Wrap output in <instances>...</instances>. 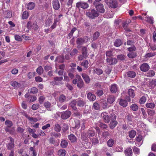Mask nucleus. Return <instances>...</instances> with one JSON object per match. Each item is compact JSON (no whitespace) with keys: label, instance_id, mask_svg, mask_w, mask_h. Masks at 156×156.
<instances>
[{"label":"nucleus","instance_id":"nucleus-11","mask_svg":"<svg viewBox=\"0 0 156 156\" xmlns=\"http://www.w3.org/2000/svg\"><path fill=\"white\" fill-rule=\"evenodd\" d=\"M87 135L89 137L94 136L95 134V132L93 128H91L89 129L87 133Z\"/></svg>","mask_w":156,"mask_h":156},{"label":"nucleus","instance_id":"nucleus-37","mask_svg":"<svg viewBox=\"0 0 156 156\" xmlns=\"http://www.w3.org/2000/svg\"><path fill=\"white\" fill-rule=\"evenodd\" d=\"M7 146L8 149L12 151L14 147V143H9L7 144Z\"/></svg>","mask_w":156,"mask_h":156},{"label":"nucleus","instance_id":"nucleus-25","mask_svg":"<svg viewBox=\"0 0 156 156\" xmlns=\"http://www.w3.org/2000/svg\"><path fill=\"white\" fill-rule=\"evenodd\" d=\"M119 104L120 105L123 107H126L127 106L128 103L126 101L121 99L120 100Z\"/></svg>","mask_w":156,"mask_h":156},{"label":"nucleus","instance_id":"nucleus-5","mask_svg":"<svg viewBox=\"0 0 156 156\" xmlns=\"http://www.w3.org/2000/svg\"><path fill=\"white\" fill-rule=\"evenodd\" d=\"M140 69L142 71L146 72L149 69L150 67L147 63H144L141 65Z\"/></svg>","mask_w":156,"mask_h":156},{"label":"nucleus","instance_id":"nucleus-62","mask_svg":"<svg viewBox=\"0 0 156 156\" xmlns=\"http://www.w3.org/2000/svg\"><path fill=\"white\" fill-rule=\"evenodd\" d=\"M95 71L96 73L98 75L101 74L103 73V71L101 69L98 68L95 69Z\"/></svg>","mask_w":156,"mask_h":156},{"label":"nucleus","instance_id":"nucleus-57","mask_svg":"<svg viewBox=\"0 0 156 156\" xmlns=\"http://www.w3.org/2000/svg\"><path fill=\"white\" fill-rule=\"evenodd\" d=\"M58 21V20L57 19L54 20V23H53V24H52V25L51 27V28L52 29H54L55 28V27L56 26L57 23Z\"/></svg>","mask_w":156,"mask_h":156},{"label":"nucleus","instance_id":"nucleus-8","mask_svg":"<svg viewBox=\"0 0 156 156\" xmlns=\"http://www.w3.org/2000/svg\"><path fill=\"white\" fill-rule=\"evenodd\" d=\"M97 10L99 12L101 13H104L105 12V10L104 9V6L103 4H99L96 6Z\"/></svg>","mask_w":156,"mask_h":156},{"label":"nucleus","instance_id":"nucleus-29","mask_svg":"<svg viewBox=\"0 0 156 156\" xmlns=\"http://www.w3.org/2000/svg\"><path fill=\"white\" fill-rule=\"evenodd\" d=\"M155 106V104L154 103L152 102L147 103L146 105V107L152 109L154 108Z\"/></svg>","mask_w":156,"mask_h":156},{"label":"nucleus","instance_id":"nucleus-22","mask_svg":"<svg viewBox=\"0 0 156 156\" xmlns=\"http://www.w3.org/2000/svg\"><path fill=\"white\" fill-rule=\"evenodd\" d=\"M82 76L87 83H89L90 82V79L88 76L85 73H82Z\"/></svg>","mask_w":156,"mask_h":156},{"label":"nucleus","instance_id":"nucleus-21","mask_svg":"<svg viewBox=\"0 0 156 156\" xmlns=\"http://www.w3.org/2000/svg\"><path fill=\"white\" fill-rule=\"evenodd\" d=\"M144 19L145 20L147 21L148 23L151 24L153 23L154 20L152 17L147 16L144 18Z\"/></svg>","mask_w":156,"mask_h":156},{"label":"nucleus","instance_id":"nucleus-13","mask_svg":"<svg viewBox=\"0 0 156 156\" xmlns=\"http://www.w3.org/2000/svg\"><path fill=\"white\" fill-rule=\"evenodd\" d=\"M77 101L75 100H73L69 103V105L71 107L72 109L75 110L76 111L77 109L76 107L75 106Z\"/></svg>","mask_w":156,"mask_h":156},{"label":"nucleus","instance_id":"nucleus-58","mask_svg":"<svg viewBox=\"0 0 156 156\" xmlns=\"http://www.w3.org/2000/svg\"><path fill=\"white\" fill-rule=\"evenodd\" d=\"M99 35L100 33L98 32H97L95 33L93 35V40H95L98 38L99 36Z\"/></svg>","mask_w":156,"mask_h":156},{"label":"nucleus","instance_id":"nucleus-18","mask_svg":"<svg viewBox=\"0 0 156 156\" xmlns=\"http://www.w3.org/2000/svg\"><path fill=\"white\" fill-rule=\"evenodd\" d=\"M86 104L85 101L81 99L77 100V105L78 106L82 107Z\"/></svg>","mask_w":156,"mask_h":156},{"label":"nucleus","instance_id":"nucleus-47","mask_svg":"<svg viewBox=\"0 0 156 156\" xmlns=\"http://www.w3.org/2000/svg\"><path fill=\"white\" fill-rule=\"evenodd\" d=\"M5 123V124L8 127H11L13 125L12 122L9 120H6Z\"/></svg>","mask_w":156,"mask_h":156},{"label":"nucleus","instance_id":"nucleus-24","mask_svg":"<svg viewBox=\"0 0 156 156\" xmlns=\"http://www.w3.org/2000/svg\"><path fill=\"white\" fill-rule=\"evenodd\" d=\"M128 93L130 97L132 98H133L135 96V93L133 90L129 89L128 90Z\"/></svg>","mask_w":156,"mask_h":156},{"label":"nucleus","instance_id":"nucleus-10","mask_svg":"<svg viewBox=\"0 0 156 156\" xmlns=\"http://www.w3.org/2000/svg\"><path fill=\"white\" fill-rule=\"evenodd\" d=\"M52 5L54 9L55 10L59 9L60 5L58 0H53Z\"/></svg>","mask_w":156,"mask_h":156},{"label":"nucleus","instance_id":"nucleus-7","mask_svg":"<svg viewBox=\"0 0 156 156\" xmlns=\"http://www.w3.org/2000/svg\"><path fill=\"white\" fill-rule=\"evenodd\" d=\"M71 114L70 111H66L62 114L61 117L63 119H66L70 117Z\"/></svg>","mask_w":156,"mask_h":156},{"label":"nucleus","instance_id":"nucleus-41","mask_svg":"<svg viewBox=\"0 0 156 156\" xmlns=\"http://www.w3.org/2000/svg\"><path fill=\"white\" fill-rule=\"evenodd\" d=\"M122 44L121 41L119 39H117L114 42V45L116 47L119 46Z\"/></svg>","mask_w":156,"mask_h":156},{"label":"nucleus","instance_id":"nucleus-16","mask_svg":"<svg viewBox=\"0 0 156 156\" xmlns=\"http://www.w3.org/2000/svg\"><path fill=\"white\" fill-rule=\"evenodd\" d=\"M115 97L113 95L109 96L107 98V102L109 104L113 103L115 100Z\"/></svg>","mask_w":156,"mask_h":156},{"label":"nucleus","instance_id":"nucleus-35","mask_svg":"<svg viewBox=\"0 0 156 156\" xmlns=\"http://www.w3.org/2000/svg\"><path fill=\"white\" fill-rule=\"evenodd\" d=\"M123 148L121 146H117L114 149L115 151L118 152H122L123 151Z\"/></svg>","mask_w":156,"mask_h":156},{"label":"nucleus","instance_id":"nucleus-26","mask_svg":"<svg viewBox=\"0 0 156 156\" xmlns=\"http://www.w3.org/2000/svg\"><path fill=\"white\" fill-rule=\"evenodd\" d=\"M136 55V53L134 52H129L127 54L128 57L130 58H135Z\"/></svg>","mask_w":156,"mask_h":156},{"label":"nucleus","instance_id":"nucleus-27","mask_svg":"<svg viewBox=\"0 0 156 156\" xmlns=\"http://www.w3.org/2000/svg\"><path fill=\"white\" fill-rule=\"evenodd\" d=\"M35 4L34 3L30 2L27 5V8L28 9L31 10L33 9L35 7Z\"/></svg>","mask_w":156,"mask_h":156},{"label":"nucleus","instance_id":"nucleus-23","mask_svg":"<svg viewBox=\"0 0 156 156\" xmlns=\"http://www.w3.org/2000/svg\"><path fill=\"white\" fill-rule=\"evenodd\" d=\"M115 143V140L112 139H109L107 142V145L110 147H112Z\"/></svg>","mask_w":156,"mask_h":156},{"label":"nucleus","instance_id":"nucleus-12","mask_svg":"<svg viewBox=\"0 0 156 156\" xmlns=\"http://www.w3.org/2000/svg\"><path fill=\"white\" fill-rule=\"evenodd\" d=\"M126 156H131L133 154L132 149L130 147L127 148L124 151Z\"/></svg>","mask_w":156,"mask_h":156},{"label":"nucleus","instance_id":"nucleus-45","mask_svg":"<svg viewBox=\"0 0 156 156\" xmlns=\"http://www.w3.org/2000/svg\"><path fill=\"white\" fill-rule=\"evenodd\" d=\"M52 23V20L51 19L47 20L45 22V26L46 27H49Z\"/></svg>","mask_w":156,"mask_h":156},{"label":"nucleus","instance_id":"nucleus-55","mask_svg":"<svg viewBox=\"0 0 156 156\" xmlns=\"http://www.w3.org/2000/svg\"><path fill=\"white\" fill-rule=\"evenodd\" d=\"M133 150L134 154H139L140 150L138 148L135 147H134L133 148Z\"/></svg>","mask_w":156,"mask_h":156},{"label":"nucleus","instance_id":"nucleus-20","mask_svg":"<svg viewBox=\"0 0 156 156\" xmlns=\"http://www.w3.org/2000/svg\"><path fill=\"white\" fill-rule=\"evenodd\" d=\"M68 138L72 143H74L76 141V138L73 134H70L69 135Z\"/></svg>","mask_w":156,"mask_h":156},{"label":"nucleus","instance_id":"nucleus-31","mask_svg":"<svg viewBox=\"0 0 156 156\" xmlns=\"http://www.w3.org/2000/svg\"><path fill=\"white\" fill-rule=\"evenodd\" d=\"M149 84L151 88H154L156 86V81L155 80H150Z\"/></svg>","mask_w":156,"mask_h":156},{"label":"nucleus","instance_id":"nucleus-19","mask_svg":"<svg viewBox=\"0 0 156 156\" xmlns=\"http://www.w3.org/2000/svg\"><path fill=\"white\" fill-rule=\"evenodd\" d=\"M79 78L78 79V81L77 84V87L80 88H81L83 87V82L80 76H79Z\"/></svg>","mask_w":156,"mask_h":156},{"label":"nucleus","instance_id":"nucleus-1","mask_svg":"<svg viewBox=\"0 0 156 156\" xmlns=\"http://www.w3.org/2000/svg\"><path fill=\"white\" fill-rule=\"evenodd\" d=\"M86 14L89 18L94 19L98 16V14L94 9H92L90 12H86Z\"/></svg>","mask_w":156,"mask_h":156},{"label":"nucleus","instance_id":"nucleus-6","mask_svg":"<svg viewBox=\"0 0 156 156\" xmlns=\"http://www.w3.org/2000/svg\"><path fill=\"white\" fill-rule=\"evenodd\" d=\"M106 61L108 64L110 65L116 64L117 62L116 58H108L106 59Z\"/></svg>","mask_w":156,"mask_h":156},{"label":"nucleus","instance_id":"nucleus-50","mask_svg":"<svg viewBox=\"0 0 156 156\" xmlns=\"http://www.w3.org/2000/svg\"><path fill=\"white\" fill-rule=\"evenodd\" d=\"M35 74V73L34 72H30L27 74V76L29 78L31 79L34 77Z\"/></svg>","mask_w":156,"mask_h":156},{"label":"nucleus","instance_id":"nucleus-48","mask_svg":"<svg viewBox=\"0 0 156 156\" xmlns=\"http://www.w3.org/2000/svg\"><path fill=\"white\" fill-rule=\"evenodd\" d=\"M37 98L34 96H30L28 98V100L30 102L34 101Z\"/></svg>","mask_w":156,"mask_h":156},{"label":"nucleus","instance_id":"nucleus-2","mask_svg":"<svg viewBox=\"0 0 156 156\" xmlns=\"http://www.w3.org/2000/svg\"><path fill=\"white\" fill-rule=\"evenodd\" d=\"M76 7L77 8H80L83 9H86L88 8L89 5L86 2L80 1L76 3Z\"/></svg>","mask_w":156,"mask_h":156},{"label":"nucleus","instance_id":"nucleus-64","mask_svg":"<svg viewBox=\"0 0 156 156\" xmlns=\"http://www.w3.org/2000/svg\"><path fill=\"white\" fill-rule=\"evenodd\" d=\"M76 30V27H74L70 31V32L69 33L68 35L69 37H71L72 36L73 33L74 32H75Z\"/></svg>","mask_w":156,"mask_h":156},{"label":"nucleus","instance_id":"nucleus-14","mask_svg":"<svg viewBox=\"0 0 156 156\" xmlns=\"http://www.w3.org/2000/svg\"><path fill=\"white\" fill-rule=\"evenodd\" d=\"M88 99L90 101H94L96 99V96L90 92L88 93L87 94Z\"/></svg>","mask_w":156,"mask_h":156},{"label":"nucleus","instance_id":"nucleus-32","mask_svg":"<svg viewBox=\"0 0 156 156\" xmlns=\"http://www.w3.org/2000/svg\"><path fill=\"white\" fill-rule=\"evenodd\" d=\"M117 122L115 120L111 121V122L110 124V127L111 129L114 128L117 125Z\"/></svg>","mask_w":156,"mask_h":156},{"label":"nucleus","instance_id":"nucleus-39","mask_svg":"<svg viewBox=\"0 0 156 156\" xmlns=\"http://www.w3.org/2000/svg\"><path fill=\"white\" fill-rule=\"evenodd\" d=\"M54 130L57 132H59L61 130V127L58 124H56L55 125Z\"/></svg>","mask_w":156,"mask_h":156},{"label":"nucleus","instance_id":"nucleus-51","mask_svg":"<svg viewBox=\"0 0 156 156\" xmlns=\"http://www.w3.org/2000/svg\"><path fill=\"white\" fill-rule=\"evenodd\" d=\"M38 91V89L35 87H33L31 89L30 93L33 94L37 93Z\"/></svg>","mask_w":156,"mask_h":156},{"label":"nucleus","instance_id":"nucleus-52","mask_svg":"<svg viewBox=\"0 0 156 156\" xmlns=\"http://www.w3.org/2000/svg\"><path fill=\"white\" fill-rule=\"evenodd\" d=\"M107 15L108 16H105V17L108 18H112L114 14L113 12L111 11L110 12H107Z\"/></svg>","mask_w":156,"mask_h":156},{"label":"nucleus","instance_id":"nucleus-34","mask_svg":"<svg viewBox=\"0 0 156 156\" xmlns=\"http://www.w3.org/2000/svg\"><path fill=\"white\" fill-rule=\"evenodd\" d=\"M128 76L131 78L134 77L136 75V73L133 71H129L127 73Z\"/></svg>","mask_w":156,"mask_h":156},{"label":"nucleus","instance_id":"nucleus-3","mask_svg":"<svg viewBox=\"0 0 156 156\" xmlns=\"http://www.w3.org/2000/svg\"><path fill=\"white\" fill-rule=\"evenodd\" d=\"M105 2L109 7L115 8L117 6V1L116 0H106Z\"/></svg>","mask_w":156,"mask_h":156},{"label":"nucleus","instance_id":"nucleus-17","mask_svg":"<svg viewBox=\"0 0 156 156\" xmlns=\"http://www.w3.org/2000/svg\"><path fill=\"white\" fill-rule=\"evenodd\" d=\"M87 48L85 46H83L82 48V53L83 55L85 58L88 56L87 52Z\"/></svg>","mask_w":156,"mask_h":156},{"label":"nucleus","instance_id":"nucleus-63","mask_svg":"<svg viewBox=\"0 0 156 156\" xmlns=\"http://www.w3.org/2000/svg\"><path fill=\"white\" fill-rule=\"evenodd\" d=\"M125 56L123 55H120L117 56V58L118 59L120 60H123L125 59Z\"/></svg>","mask_w":156,"mask_h":156},{"label":"nucleus","instance_id":"nucleus-43","mask_svg":"<svg viewBox=\"0 0 156 156\" xmlns=\"http://www.w3.org/2000/svg\"><path fill=\"white\" fill-rule=\"evenodd\" d=\"M29 16V13L27 11L24 12L22 14V18L23 19H27Z\"/></svg>","mask_w":156,"mask_h":156},{"label":"nucleus","instance_id":"nucleus-56","mask_svg":"<svg viewBox=\"0 0 156 156\" xmlns=\"http://www.w3.org/2000/svg\"><path fill=\"white\" fill-rule=\"evenodd\" d=\"M29 120L31 123H33L34 122H36L37 121V119L36 118L33 117L29 118Z\"/></svg>","mask_w":156,"mask_h":156},{"label":"nucleus","instance_id":"nucleus-15","mask_svg":"<svg viewBox=\"0 0 156 156\" xmlns=\"http://www.w3.org/2000/svg\"><path fill=\"white\" fill-rule=\"evenodd\" d=\"M110 90L112 93H115L117 92L118 90V87L116 84H112L110 88Z\"/></svg>","mask_w":156,"mask_h":156},{"label":"nucleus","instance_id":"nucleus-61","mask_svg":"<svg viewBox=\"0 0 156 156\" xmlns=\"http://www.w3.org/2000/svg\"><path fill=\"white\" fill-rule=\"evenodd\" d=\"M24 129L20 127H18L17 128V132L19 133H22L24 131Z\"/></svg>","mask_w":156,"mask_h":156},{"label":"nucleus","instance_id":"nucleus-30","mask_svg":"<svg viewBox=\"0 0 156 156\" xmlns=\"http://www.w3.org/2000/svg\"><path fill=\"white\" fill-rule=\"evenodd\" d=\"M76 43L78 45L83 44L85 42L84 40L82 38H78L76 41Z\"/></svg>","mask_w":156,"mask_h":156},{"label":"nucleus","instance_id":"nucleus-44","mask_svg":"<svg viewBox=\"0 0 156 156\" xmlns=\"http://www.w3.org/2000/svg\"><path fill=\"white\" fill-rule=\"evenodd\" d=\"M146 97L145 96H142L140 99V104H143L146 101Z\"/></svg>","mask_w":156,"mask_h":156},{"label":"nucleus","instance_id":"nucleus-40","mask_svg":"<svg viewBox=\"0 0 156 156\" xmlns=\"http://www.w3.org/2000/svg\"><path fill=\"white\" fill-rule=\"evenodd\" d=\"M89 63L87 60H85L81 64L82 66L84 67L85 69H86L88 67Z\"/></svg>","mask_w":156,"mask_h":156},{"label":"nucleus","instance_id":"nucleus-59","mask_svg":"<svg viewBox=\"0 0 156 156\" xmlns=\"http://www.w3.org/2000/svg\"><path fill=\"white\" fill-rule=\"evenodd\" d=\"M93 106L94 109L96 110H98L100 108L99 104L97 102L94 103Z\"/></svg>","mask_w":156,"mask_h":156},{"label":"nucleus","instance_id":"nucleus-33","mask_svg":"<svg viewBox=\"0 0 156 156\" xmlns=\"http://www.w3.org/2000/svg\"><path fill=\"white\" fill-rule=\"evenodd\" d=\"M58 154L59 156H65L66 154V151L65 150L61 149L58 151Z\"/></svg>","mask_w":156,"mask_h":156},{"label":"nucleus","instance_id":"nucleus-9","mask_svg":"<svg viewBox=\"0 0 156 156\" xmlns=\"http://www.w3.org/2000/svg\"><path fill=\"white\" fill-rule=\"evenodd\" d=\"M101 116L105 122L108 123L109 122V118L107 113L105 112L102 113Z\"/></svg>","mask_w":156,"mask_h":156},{"label":"nucleus","instance_id":"nucleus-46","mask_svg":"<svg viewBox=\"0 0 156 156\" xmlns=\"http://www.w3.org/2000/svg\"><path fill=\"white\" fill-rule=\"evenodd\" d=\"M155 74L154 72L152 70H150L147 73V76L149 77H151Z\"/></svg>","mask_w":156,"mask_h":156},{"label":"nucleus","instance_id":"nucleus-49","mask_svg":"<svg viewBox=\"0 0 156 156\" xmlns=\"http://www.w3.org/2000/svg\"><path fill=\"white\" fill-rule=\"evenodd\" d=\"M131 109L134 111H136L138 109V106L136 104H133L130 107Z\"/></svg>","mask_w":156,"mask_h":156},{"label":"nucleus","instance_id":"nucleus-28","mask_svg":"<svg viewBox=\"0 0 156 156\" xmlns=\"http://www.w3.org/2000/svg\"><path fill=\"white\" fill-rule=\"evenodd\" d=\"M129 137L130 138H133L136 135V132L133 130H132L129 132Z\"/></svg>","mask_w":156,"mask_h":156},{"label":"nucleus","instance_id":"nucleus-53","mask_svg":"<svg viewBox=\"0 0 156 156\" xmlns=\"http://www.w3.org/2000/svg\"><path fill=\"white\" fill-rule=\"evenodd\" d=\"M92 142L93 144L95 145L98 143V140L97 137H95L92 138Z\"/></svg>","mask_w":156,"mask_h":156},{"label":"nucleus","instance_id":"nucleus-4","mask_svg":"<svg viewBox=\"0 0 156 156\" xmlns=\"http://www.w3.org/2000/svg\"><path fill=\"white\" fill-rule=\"evenodd\" d=\"M63 78L62 76L54 77V80L52 82V84L56 85L62 84V80H63Z\"/></svg>","mask_w":156,"mask_h":156},{"label":"nucleus","instance_id":"nucleus-60","mask_svg":"<svg viewBox=\"0 0 156 156\" xmlns=\"http://www.w3.org/2000/svg\"><path fill=\"white\" fill-rule=\"evenodd\" d=\"M75 123L76 125L75 127V129H78L80 126V121L78 120H76L75 121Z\"/></svg>","mask_w":156,"mask_h":156},{"label":"nucleus","instance_id":"nucleus-38","mask_svg":"<svg viewBox=\"0 0 156 156\" xmlns=\"http://www.w3.org/2000/svg\"><path fill=\"white\" fill-rule=\"evenodd\" d=\"M68 142L65 140H62L61 143V146L62 148L66 147L68 145Z\"/></svg>","mask_w":156,"mask_h":156},{"label":"nucleus","instance_id":"nucleus-54","mask_svg":"<svg viewBox=\"0 0 156 156\" xmlns=\"http://www.w3.org/2000/svg\"><path fill=\"white\" fill-rule=\"evenodd\" d=\"M66 99L65 96L64 95L62 94L60 95L59 97V100L60 102H62L65 101Z\"/></svg>","mask_w":156,"mask_h":156},{"label":"nucleus","instance_id":"nucleus-36","mask_svg":"<svg viewBox=\"0 0 156 156\" xmlns=\"http://www.w3.org/2000/svg\"><path fill=\"white\" fill-rule=\"evenodd\" d=\"M43 69L42 67L39 66L37 69L36 72L39 75H41L43 73Z\"/></svg>","mask_w":156,"mask_h":156},{"label":"nucleus","instance_id":"nucleus-42","mask_svg":"<svg viewBox=\"0 0 156 156\" xmlns=\"http://www.w3.org/2000/svg\"><path fill=\"white\" fill-rule=\"evenodd\" d=\"M55 61H58L59 62H63L64 61V58L61 56H58L57 57L55 60Z\"/></svg>","mask_w":156,"mask_h":156}]
</instances>
